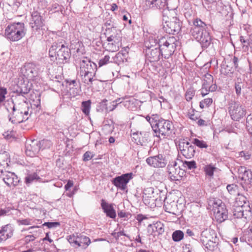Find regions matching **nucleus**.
<instances>
[{
    "instance_id": "obj_1",
    "label": "nucleus",
    "mask_w": 252,
    "mask_h": 252,
    "mask_svg": "<svg viewBox=\"0 0 252 252\" xmlns=\"http://www.w3.org/2000/svg\"><path fill=\"white\" fill-rule=\"evenodd\" d=\"M192 23L190 30L191 36L200 43L203 49L207 48L212 44L210 33L207 30V25L198 18L193 19Z\"/></svg>"
},
{
    "instance_id": "obj_2",
    "label": "nucleus",
    "mask_w": 252,
    "mask_h": 252,
    "mask_svg": "<svg viewBox=\"0 0 252 252\" xmlns=\"http://www.w3.org/2000/svg\"><path fill=\"white\" fill-rule=\"evenodd\" d=\"M30 98L32 101L30 104L31 108H30L29 104L26 101L27 97L19 95L15 96L14 98V107L21 113L23 114V116L28 117V119L32 113V107L34 108H36V111L40 109V96L39 94H31Z\"/></svg>"
},
{
    "instance_id": "obj_3",
    "label": "nucleus",
    "mask_w": 252,
    "mask_h": 252,
    "mask_svg": "<svg viewBox=\"0 0 252 252\" xmlns=\"http://www.w3.org/2000/svg\"><path fill=\"white\" fill-rule=\"evenodd\" d=\"M107 37L108 43L106 45V50L109 52H115L119 50L122 46V36L121 31L114 26L107 28L104 32Z\"/></svg>"
},
{
    "instance_id": "obj_4",
    "label": "nucleus",
    "mask_w": 252,
    "mask_h": 252,
    "mask_svg": "<svg viewBox=\"0 0 252 252\" xmlns=\"http://www.w3.org/2000/svg\"><path fill=\"white\" fill-rule=\"evenodd\" d=\"M50 57H56V59L60 63H68L71 57L70 49L62 42L53 43L49 51Z\"/></svg>"
},
{
    "instance_id": "obj_5",
    "label": "nucleus",
    "mask_w": 252,
    "mask_h": 252,
    "mask_svg": "<svg viewBox=\"0 0 252 252\" xmlns=\"http://www.w3.org/2000/svg\"><path fill=\"white\" fill-rule=\"evenodd\" d=\"M26 33V29L25 24L22 22L10 24L5 30V36L11 41H18Z\"/></svg>"
},
{
    "instance_id": "obj_6",
    "label": "nucleus",
    "mask_w": 252,
    "mask_h": 252,
    "mask_svg": "<svg viewBox=\"0 0 252 252\" xmlns=\"http://www.w3.org/2000/svg\"><path fill=\"white\" fill-rule=\"evenodd\" d=\"M177 40L174 36H163L158 39V47L161 56L168 59L174 53L176 48Z\"/></svg>"
},
{
    "instance_id": "obj_7",
    "label": "nucleus",
    "mask_w": 252,
    "mask_h": 252,
    "mask_svg": "<svg viewBox=\"0 0 252 252\" xmlns=\"http://www.w3.org/2000/svg\"><path fill=\"white\" fill-rule=\"evenodd\" d=\"M228 111L231 119L235 121H240L246 114L245 107L238 101L231 100L228 103Z\"/></svg>"
},
{
    "instance_id": "obj_8",
    "label": "nucleus",
    "mask_w": 252,
    "mask_h": 252,
    "mask_svg": "<svg viewBox=\"0 0 252 252\" xmlns=\"http://www.w3.org/2000/svg\"><path fill=\"white\" fill-rule=\"evenodd\" d=\"M201 80L202 87L200 91L202 96L206 95L209 92H215L217 89L216 82L214 81V78L211 74L206 73L202 75Z\"/></svg>"
},
{
    "instance_id": "obj_9",
    "label": "nucleus",
    "mask_w": 252,
    "mask_h": 252,
    "mask_svg": "<svg viewBox=\"0 0 252 252\" xmlns=\"http://www.w3.org/2000/svg\"><path fill=\"white\" fill-rule=\"evenodd\" d=\"M154 127L155 129L153 130L157 133V136L160 137L161 135L164 138L165 136L170 135L173 126L171 121L163 119Z\"/></svg>"
},
{
    "instance_id": "obj_10",
    "label": "nucleus",
    "mask_w": 252,
    "mask_h": 252,
    "mask_svg": "<svg viewBox=\"0 0 252 252\" xmlns=\"http://www.w3.org/2000/svg\"><path fill=\"white\" fill-rule=\"evenodd\" d=\"M21 70L23 76L26 78L29 81H33L38 76L39 65L29 63L25 64Z\"/></svg>"
},
{
    "instance_id": "obj_11",
    "label": "nucleus",
    "mask_w": 252,
    "mask_h": 252,
    "mask_svg": "<svg viewBox=\"0 0 252 252\" xmlns=\"http://www.w3.org/2000/svg\"><path fill=\"white\" fill-rule=\"evenodd\" d=\"M168 177L171 181H180L185 175L184 170L181 169L175 161H173L167 166Z\"/></svg>"
},
{
    "instance_id": "obj_12",
    "label": "nucleus",
    "mask_w": 252,
    "mask_h": 252,
    "mask_svg": "<svg viewBox=\"0 0 252 252\" xmlns=\"http://www.w3.org/2000/svg\"><path fill=\"white\" fill-rule=\"evenodd\" d=\"M8 106L6 107V109L9 112V120L13 124H20L27 121L28 117H25L23 114L21 113L15 107L14 102H11V103H8Z\"/></svg>"
},
{
    "instance_id": "obj_13",
    "label": "nucleus",
    "mask_w": 252,
    "mask_h": 252,
    "mask_svg": "<svg viewBox=\"0 0 252 252\" xmlns=\"http://www.w3.org/2000/svg\"><path fill=\"white\" fill-rule=\"evenodd\" d=\"M219 201L218 205V202H214V214L216 220L219 223H221L228 218V211L224 204L222 203L221 200Z\"/></svg>"
},
{
    "instance_id": "obj_14",
    "label": "nucleus",
    "mask_w": 252,
    "mask_h": 252,
    "mask_svg": "<svg viewBox=\"0 0 252 252\" xmlns=\"http://www.w3.org/2000/svg\"><path fill=\"white\" fill-rule=\"evenodd\" d=\"M80 73L96 74L97 65L87 57H83L80 60Z\"/></svg>"
},
{
    "instance_id": "obj_15",
    "label": "nucleus",
    "mask_w": 252,
    "mask_h": 252,
    "mask_svg": "<svg viewBox=\"0 0 252 252\" xmlns=\"http://www.w3.org/2000/svg\"><path fill=\"white\" fill-rule=\"evenodd\" d=\"M178 149L181 154L187 158H191L195 153V147L185 139L179 141Z\"/></svg>"
},
{
    "instance_id": "obj_16",
    "label": "nucleus",
    "mask_w": 252,
    "mask_h": 252,
    "mask_svg": "<svg viewBox=\"0 0 252 252\" xmlns=\"http://www.w3.org/2000/svg\"><path fill=\"white\" fill-rule=\"evenodd\" d=\"M41 13L34 8L32 13V18L30 25L32 30L34 32H38L42 29L44 26V20L41 15Z\"/></svg>"
},
{
    "instance_id": "obj_17",
    "label": "nucleus",
    "mask_w": 252,
    "mask_h": 252,
    "mask_svg": "<svg viewBox=\"0 0 252 252\" xmlns=\"http://www.w3.org/2000/svg\"><path fill=\"white\" fill-rule=\"evenodd\" d=\"M182 23L176 17L173 18L172 20L165 21L163 25V29L169 34L178 33L181 29Z\"/></svg>"
},
{
    "instance_id": "obj_18",
    "label": "nucleus",
    "mask_w": 252,
    "mask_h": 252,
    "mask_svg": "<svg viewBox=\"0 0 252 252\" xmlns=\"http://www.w3.org/2000/svg\"><path fill=\"white\" fill-rule=\"evenodd\" d=\"M243 208V205L237 207L233 211V215L235 218L240 219L238 220L239 222H236L238 224L237 227L239 228L243 227L245 223H246L247 217L251 213L250 210L244 211Z\"/></svg>"
},
{
    "instance_id": "obj_19",
    "label": "nucleus",
    "mask_w": 252,
    "mask_h": 252,
    "mask_svg": "<svg viewBox=\"0 0 252 252\" xmlns=\"http://www.w3.org/2000/svg\"><path fill=\"white\" fill-rule=\"evenodd\" d=\"M132 174L129 173L117 176L112 180V183L117 188L125 190L127 188V183L132 178Z\"/></svg>"
},
{
    "instance_id": "obj_20",
    "label": "nucleus",
    "mask_w": 252,
    "mask_h": 252,
    "mask_svg": "<svg viewBox=\"0 0 252 252\" xmlns=\"http://www.w3.org/2000/svg\"><path fill=\"white\" fill-rule=\"evenodd\" d=\"M146 60L150 63L157 62L160 59L161 54L159 48L154 47L153 45H146Z\"/></svg>"
},
{
    "instance_id": "obj_21",
    "label": "nucleus",
    "mask_w": 252,
    "mask_h": 252,
    "mask_svg": "<svg viewBox=\"0 0 252 252\" xmlns=\"http://www.w3.org/2000/svg\"><path fill=\"white\" fill-rule=\"evenodd\" d=\"M0 177L9 187H14L18 185L20 180L18 177L13 172L3 170L2 173H0Z\"/></svg>"
},
{
    "instance_id": "obj_22",
    "label": "nucleus",
    "mask_w": 252,
    "mask_h": 252,
    "mask_svg": "<svg viewBox=\"0 0 252 252\" xmlns=\"http://www.w3.org/2000/svg\"><path fill=\"white\" fill-rule=\"evenodd\" d=\"M146 161L149 165L155 168L164 167L167 164L166 160L161 154L150 157L146 159Z\"/></svg>"
},
{
    "instance_id": "obj_23",
    "label": "nucleus",
    "mask_w": 252,
    "mask_h": 252,
    "mask_svg": "<svg viewBox=\"0 0 252 252\" xmlns=\"http://www.w3.org/2000/svg\"><path fill=\"white\" fill-rule=\"evenodd\" d=\"M40 150L39 142L36 140H29L26 143V154L29 157L35 156Z\"/></svg>"
},
{
    "instance_id": "obj_24",
    "label": "nucleus",
    "mask_w": 252,
    "mask_h": 252,
    "mask_svg": "<svg viewBox=\"0 0 252 252\" xmlns=\"http://www.w3.org/2000/svg\"><path fill=\"white\" fill-rule=\"evenodd\" d=\"M238 177L244 181L246 185H252V171L247 170L244 166H241L238 169Z\"/></svg>"
},
{
    "instance_id": "obj_25",
    "label": "nucleus",
    "mask_w": 252,
    "mask_h": 252,
    "mask_svg": "<svg viewBox=\"0 0 252 252\" xmlns=\"http://www.w3.org/2000/svg\"><path fill=\"white\" fill-rule=\"evenodd\" d=\"M66 82L70 94L74 96L78 95L81 91L79 80L67 79Z\"/></svg>"
},
{
    "instance_id": "obj_26",
    "label": "nucleus",
    "mask_w": 252,
    "mask_h": 252,
    "mask_svg": "<svg viewBox=\"0 0 252 252\" xmlns=\"http://www.w3.org/2000/svg\"><path fill=\"white\" fill-rule=\"evenodd\" d=\"M101 206L106 216L111 219H115L116 213L112 204H109L104 199L101 200Z\"/></svg>"
},
{
    "instance_id": "obj_27",
    "label": "nucleus",
    "mask_w": 252,
    "mask_h": 252,
    "mask_svg": "<svg viewBox=\"0 0 252 252\" xmlns=\"http://www.w3.org/2000/svg\"><path fill=\"white\" fill-rule=\"evenodd\" d=\"M14 229L10 224L2 226L0 229V243L11 238L13 234Z\"/></svg>"
},
{
    "instance_id": "obj_28",
    "label": "nucleus",
    "mask_w": 252,
    "mask_h": 252,
    "mask_svg": "<svg viewBox=\"0 0 252 252\" xmlns=\"http://www.w3.org/2000/svg\"><path fill=\"white\" fill-rule=\"evenodd\" d=\"M152 235H160L162 234L164 231V225L160 221H157L156 222L150 224L148 225V231L150 232Z\"/></svg>"
},
{
    "instance_id": "obj_29",
    "label": "nucleus",
    "mask_w": 252,
    "mask_h": 252,
    "mask_svg": "<svg viewBox=\"0 0 252 252\" xmlns=\"http://www.w3.org/2000/svg\"><path fill=\"white\" fill-rule=\"evenodd\" d=\"M10 160V156L7 152L0 153V173L3 172L5 166H8Z\"/></svg>"
},
{
    "instance_id": "obj_30",
    "label": "nucleus",
    "mask_w": 252,
    "mask_h": 252,
    "mask_svg": "<svg viewBox=\"0 0 252 252\" xmlns=\"http://www.w3.org/2000/svg\"><path fill=\"white\" fill-rule=\"evenodd\" d=\"M83 82L88 86H92L93 82L96 80L94 79L95 74L80 73Z\"/></svg>"
},
{
    "instance_id": "obj_31",
    "label": "nucleus",
    "mask_w": 252,
    "mask_h": 252,
    "mask_svg": "<svg viewBox=\"0 0 252 252\" xmlns=\"http://www.w3.org/2000/svg\"><path fill=\"white\" fill-rule=\"evenodd\" d=\"M30 91V87H29L28 84L24 83L21 84L20 86H18V88L14 92L17 94L16 96L21 95L25 97L26 95L28 94Z\"/></svg>"
},
{
    "instance_id": "obj_32",
    "label": "nucleus",
    "mask_w": 252,
    "mask_h": 252,
    "mask_svg": "<svg viewBox=\"0 0 252 252\" xmlns=\"http://www.w3.org/2000/svg\"><path fill=\"white\" fill-rule=\"evenodd\" d=\"M90 239L86 236L80 235L78 236L77 247H81L83 249H86L91 244Z\"/></svg>"
},
{
    "instance_id": "obj_33",
    "label": "nucleus",
    "mask_w": 252,
    "mask_h": 252,
    "mask_svg": "<svg viewBox=\"0 0 252 252\" xmlns=\"http://www.w3.org/2000/svg\"><path fill=\"white\" fill-rule=\"evenodd\" d=\"M127 57L123 52H119L113 58V61L118 65H121L127 62Z\"/></svg>"
},
{
    "instance_id": "obj_34",
    "label": "nucleus",
    "mask_w": 252,
    "mask_h": 252,
    "mask_svg": "<svg viewBox=\"0 0 252 252\" xmlns=\"http://www.w3.org/2000/svg\"><path fill=\"white\" fill-rule=\"evenodd\" d=\"M140 132L138 131L131 134L132 141L137 145H144L147 143V139H141Z\"/></svg>"
},
{
    "instance_id": "obj_35",
    "label": "nucleus",
    "mask_w": 252,
    "mask_h": 252,
    "mask_svg": "<svg viewBox=\"0 0 252 252\" xmlns=\"http://www.w3.org/2000/svg\"><path fill=\"white\" fill-rule=\"evenodd\" d=\"M241 241H244L249 244L252 243V226H250L248 230L245 232L242 237L240 238Z\"/></svg>"
},
{
    "instance_id": "obj_36",
    "label": "nucleus",
    "mask_w": 252,
    "mask_h": 252,
    "mask_svg": "<svg viewBox=\"0 0 252 252\" xmlns=\"http://www.w3.org/2000/svg\"><path fill=\"white\" fill-rule=\"evenodd\" d=\"M211 238H212V237L210 234L209 230L206 229L201 232L200 235V241L202 244L212 240Z\"/></svg>"
},
{
    "instance_id": "obj_37",
    "label": "nucleus",
    "mask_w": 252,
    "mask_h": 252,
    "mask_svg": "<svg viewBox=\"0 0 252 252\" xmlns=\"http://www.w3.org/2000/svg\"><path fill=\"white\" fill-rule=\"evenodd\" d=\"M183 167L185 170H194L197 168L196 163L194 160L183 161Z\"/></svg>"
},
{
    "instance_id": "obj_38",
    "label": "nucleus",
    "mask_w": 252,
    "mask_h": 252,
    "mask_svg": "<svg viewBox=\"0 0 252 252\" xmlns=\"http://www.w3.org/2000/svg\"><path fill=\"white\" fill-rule=\"evenodd\" d=\"M40 179L39 176L36 173H33L32 174H28L25 178V183L28 184H31L34 181H37Z\"/></svg>"
},
{
    "instance_id": "obj_39",
    "label": "nucleus",
    "mask_w": 252,
    "mask_h": 252,
    "mask_svg": "<svg viewBox=\"0 0 252 252\" xmlns=\"http://www.w3.org/2000/svg\"><path fill=\"white\" fill-rule=\"evenodd\" d=\"M184 234L181 230L175 231L172 235V239L175 242H179L184 238Z\"/></svg>"
},
{
    "instance_id": "obj_40",
    "label": "nucleus",
    "mask_w": 252,
    "mask_h": 252,
    "mask_svg": "<svg viewBox=\"0 0 252 252\" xmlns=\"http://www.w3.org/2000/svg\"><path fill=\"white\" fill-rule=\"evenodd\" d=\"M217 168L211 164L205 165L204 167V171L206 175L209 177H212L214 175V171Z\"/></svg>"
},
{
    "instance_id": "obj_41",
    "label": "nucleus",
    "mask_w": 252,
    "mask_h": 252,
    "mask_svg": "<svg viewBox=\"0 0 252 252\" xmlns=\"http://www.w3.org/2000/svg\"><path fill=\"white\" fill-rule=\"evenodd\" d=\"M91 102L90 100L82 102L81 109L85 115H89L91 108Z\"/></svg>"
},
{
    "instance_id": "obj_42",
    "label": "nucleus",
    "mask_w": 252,
    "mask_h": 252,
    "mask_svg": "<svg viewBox=\"0 0 252 252\" xmlns=\"http://www.w3.org/2000/svg\"><path fill=\"white\" fill-rule=\"evenodd\" d=\"M192 143L200 148H207L208 147V145L206 142L197 138L193 139Z\"/></svg>"
},
{
    "instance_id": "obj_43",
    "label": "nucleus",
    "mask_w": 252,
    "mask_h": 252,
    "mask_svg": "<svg viewBox=\"0 0 252 252\" xmlns=\"http://www.w3.org/2000/svg\"><path fill=\"white\" fill-rule=\"evenodd\" d=\"M7 94V89L3 87H0V107L1 106L2 104L5 101L6 98V95Z\"/></svg>"
},
{
    "instance_id": "obj_44",
    "label": "nucleus",
    "mask_w": 252,
    "mask_h": 252,
    "mask_svg": "<svg viewBox=\"0 0 252 252\" xmlns=\"http://www.w3.org/2000/svg\"><path fill=\"white\" fill-rule=\"evenodd\" d=\"M213 103V99L211 98H205L200 102L199 106L203 109L205 107L210 106Z\"/></svg>"
},
{
    "instance_id": "obj_45",
    "label": "nucleus",
    "mask_w": 252,
    "mask_h": 252,
    "mask_svg": "<svg viewBox=\"0 0 252 252\" xmlns=\"http://www.w3.org/2000/svg\"><path fill=\"white\" fill-rule=\"evenodd\" d=\"M195 93V91L192 88L188 89L185 94V98L188 101H189L192 99Z\"/></svg>"
},
{
    "instance_id": "obj_46",
    "label": "nucleus",
    "mask_w": 252,
    "mask_h": 252,
    "mask_svg": "<svg viewBox=\"0 0 252 252\" xmlns=\"http://www.w3.org/2000/svg\"><path fill=\"white\" fill-rule=\"evenodd\" d=\"M39 142V145L40 146V150L49 148L52 145L51 141L46 139H43Z\"/></svg>"
},
{
    "instance_id": "obj_47",
    "label": "nucleus",
    "mask_w": 252,
    "mask_h": 252,
    "mask_svg": "<svg viewBox=\"0 0 252 252\" xmlns=\"http://www.w3.org/2000/svg\"><path fill=\"white\" fill-rule=\"evenodd\" d=\"M227 190L231 195H235L238 192V186L235 184L228 185L226 187Z\"/></svg>"
},
{
    "instance_id": "obj_48",
    "label": "nucleus",
    "mask_w": 252,
    "mask_h": 252,
    "mask_svg": "<svg viewBox=\"0 0 252 252\" xmlns=\"http://www.w3.org/2000/svg\"><path fill=\"white\" fill-rule=\"evenodd\" d=\"M162 118H159L158 115H153L151 116V126L154 130L155 129V126H157V124L161 120Z\"/></svg>"
},
{
    "instance_id": "obj_49",
    "label": "nucleus",
    "mask_w": 252,
    "mask_h": 252,
    "mask_svg": "<svg viewBox=\"0 0 252 252\" xmlns=\"http://www.w3.org/2000/svg\"><path fill=\"white\" fill-rule=\"evenodd\" d=\"M78 236H75L73 234L72 235H70L68 236V241L69 243L74 247L77 248V244H78Z\"/></svg>"
},
{
    "instance_id": "obj_50",
    "label": "nucleus",
    "mask_w": 252,
    "mask_h": 252,
    "mask_svg": "<svg viewBox=\"0 0 252 252\" xmlns=\"http://www.w3.org/2000/svg\"><path fill=\"white\" fill-rule=\"evenodd\" d=\"M244 84L241 82H236L235 83V90L237 96H240L241 94V89L243 87Z\"/></svg>"
},
{
    "instance_id": "obj_51",
    "label": "nucleus",
    "mask_w": 252,
    "mask_h": 252,
    "mask_svg": "<svg viewBox=\"0 0 252 252\" xmlns=\"http://www.w3.org/2000/svg\"><path fill=\"white\" fill-rule=\"evenodd\" d=\"M242 32H245L250 37V34H252V28L249 24H244L241 27Z\"/></svg>"
},
{
    "instance_id": "obj_52",
    "label": "nucleus",
    "mask_w": 252,
    "mask_h": 252,
    "mask_svg": "<svg viewBox=\"0 0 252 252\" xmlns=\"http://www.w3.org/2000/svg\"><path fill=\"white\" fill-rule=\"evenodd\" d=\"M156 9H162L166 4V0H154Z\"/></svg>"
},
{
    "instance_id": "obj_53",
    "label": "nucleus",
    "mask_w": 252,
    "mask_h": 252,
    "mask_svg": "<svg viewBox=\"0 0 252 252\" xmlns=\"http://www.w3.org/2000/svg\"><path fill=\"white\" fill-rule=\"evenodd\" d=\"M118 215L120 218L124 219V220H128L130 217V214L128 212H126L123 210H119L118 211Z\"/></svg>"
},
{
    "instance_id": "obj_54",
    "label": "nucleus",
    "mask_w": 252,
    "mask_h": 252,
    "mask_svg": "<svg viewBox=\"0 0 252 252\" xmlns=\"http://www.w3.org/2000/svg\"><path fill=\"white\" fill-rule=\"evenodd\" d=\"M154 0H145L144 9L147 10L148 9H156Z\"/></svg>"
},
{
    "instance_id": "obj_55",
    "label": "nucleus",
    "mask_w": 252,
    "mask_h": 252,
    "mask_svg": "<svg viewBox=\"0 0 252 252\" xmlns=\"http://www.w3.org/2000/svg\"><path fill=\"white\" fill-rule=\"evenodd\" d=\"M110 56L108 55H105L103 58L99 60L98 62L99 67L102 66L106 65L110 63Z\"/></svg>"
},
{
    "instance_id": "obj_56",
    "label": "nucleus",
    "mask_w": 252,
    "mask_h": 252,
    "mask_svg": "<svg viewBox=\"0 0 252 252\" xmlns=\"http://www.w3.org/2000/svg\"><path fill=\"white\" fill-rule=\"evenodd\" d=\"M63 9V6L60 5L57 3H53L51 7H49V9L50 11H52V13L56 12L59 10L62 11Z\"/></svg>"
},
{
    "instance_id": "obj_57",
    "label": "nucleus",
    "mask_w": 252,
    "mask_h": 252,
    "mask_svg": "<svg viewBox=\"0 0 252 252\" xmlns=\"http://www.w3.org/2000/svg\"><path fill=\"white\" fill-rule=\"evenodd\" d=\"M48 2L47 0H38V8L39 9H44L47 7Z\"/></svg>"
},
{
    "instance_id": "obj_58",
    "label": "nucleus",
    "mask_w": 252,
    "mask_h": 252,
    "mask_svg": "<svg viewBox=\"0 0 252 252\" xmlns=\"http://www.w3.org/2000/svg\"><path fill=\"white\" fill-rule=\"evenodd\" d=\"M202 244L205 246L206 249L210 251H213L215 246V243L213 240L209 241L206 243H204Z\"/></svg>"
},
{
    "instance_id": "obj_59",
    "label": "nucleus",
    "mask_w": 252,
    "mask_h": 252,
    "mask_svg": "<svg viewBox=\"0 0 252 252\" xmlns=\"http://www.w3.org/2000/svg\"><path fill=\"white\" fill-rule=\"evenodd\" d=\"M94 154L90 151H87L83 156V160L87 161L91 160L94 157Z\"/></svg>"
},
{
    "instance_id": "obj_60",
    "label": "nucleus",
    "mask_w": 252,
    "mask_h": 252,
    "mask_svg": "<svg viewBox=\"0 0 252 252\" xmlns=\"http://www.w3.org/2000/svg\"><path fill=\"white\" fill-rule=\"evenodd\" d=\"M194 14L192 10H188L185 13V16L188 19V22L189 23L190 21H193L194 18Z\"/></svg>"
},
{
    "instance_id": "obj_61",
    "label": "nucleus",
    "mask_w": 252,
    "mask_h": 252,
    "mask_svg": "<svg viewBox=\"0 0 252 252\" xmlns=\"http://www.w3.org/2000/svg\"><path fill=\"white\" fill-rule=\"evenodd\" d=\"M249 47L251 49V51L252 52V34H250V38L248 40V45H243V49L244 51L248 50Z\"/></svg>"
},
{
    "instance_id": "obj_62",
    "label": "nucleus",
    "mask_w": 252,
    "mask_h": 252,
    "mask_svg": "<svg viewBox=\"0 0 252 252\" xmlns=\"http://www.w3.org/2000/svg\"><path fill=\"white\" fill-rule=\"evenodd\" d=\"M112 235L117 240L121 236H125L128 239H130V236L126 234L124 230L122 231H120L118 233H112Z\"/></svg>"
},
{
    "instance_id": "obj_63",
    "label": "nucleus",
    "mask_w": 252,
    "mask_h": 252,
    "mask_svg": "<svg viewBox=\"0 0 252 252\" xmlns=\"http://www.w3.org/2000/svg\"><path fill=\"white\" fill-rule=\"evenodd\" d=\"M60 223L58 222H45L43 225V226H46L49 228H51L53 227H56L60 225Z\"/></svg>"
},
{
    "instance_id": "obj_64",
    "label": "nucleus",
    "mask_w": 252,
    "mask_h": 252,
    "mask_svg": "<svg viewBox=\"0 0 252 252\" xmlns=\"http://www.w3.org/2000/svg\"><path fill=\"white\" fill-rule=\"evenodd\" d=\"M240 61L238 58L236 56H233V58H231V61L232 62L234 66L236 69L238 68L239 67V63Z\"/></svg>"
}]
</instances>
